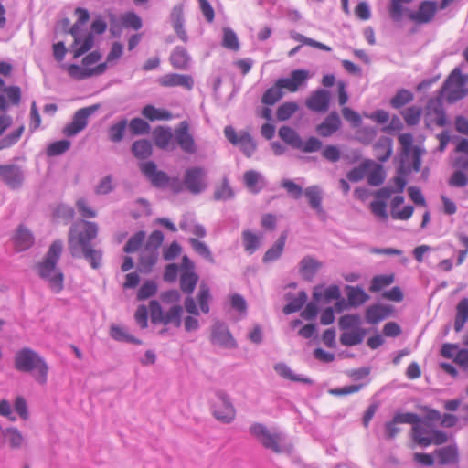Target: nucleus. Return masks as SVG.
<instances>
[{
	"label": "nucleus",
	"mask_w": 468,
	"mask_h": 468,
	"mask_svg": "<svg viewBox=\"0 0 468 468\" xmlns=\"http://www.w3.org/2000/svg\"><path fill=\"white\" fill-rule=\"evenodd\" d=\"M82 229L73 224L69 231V249L76 259H84L92 269H99L102 261V250L94 249L91 242L98 235V225L95 222L83 220Z\"/></svg>",
	"instance_id": "obj_1"
},
{
	"label": "nucleus",
	"mask_w": 468,
	"mask_h": 468,
	"mask_svg": "<svg viewBox=\"0 0 468 468\" xmlns=\"http://www.w3.org/2000/svg\"><path fill=\"white\" fill-rule=\"evenodd\" d=\"M63 250V241L54 240L45 255L44 261L37 265L40 278L48 282L49 287L55 293L60 292L64 288V274L57 268Z\"/></svg>",
	"instance_id": "obj_2"
},
{
	"label": "nucleus",
	"mask_w": 468,
	"mask_h": 468,
	"mask_svg": "<svg viewBox=\"0 0 468 468\" xmlns=\"http://www.w3.org/2000/svg\"><path fill=\"white\" fill-rule=\"evenodd\" d=\"M14 367L21 373L32 374L34 379L40 385L48 381L49 367L45 358L30 347L17 350L14 356Z\"/></svg>",
	"instance_id": "obj_3"
},
{
	"label": "nucleus",
	"mask_w": 468,
	"mask_h": 468,
	"mask_svg": "<svg viewBox=\"0 0 468 468\" xmlns=\"http://www.w3.org/2000/svg\"><path fill=\"white\" fill-rule=\"evenodd\" d=\"M149 308L151 322L154 324H173L176 328L181 326L183 314V307L181 305L175 304L167 312L164 313L160 303L156 300H152Z\"/></svg>",
	"instance_id": "obj_4"
},
{
	"label": "nucleus",
	"mask_w": 468,
	"mask_h": 468,
	"mask_svg": "<svg viewBox=\"0 0 468 468\" xmlns=\"http://www.w3.org/2000/svg\"><path fill=\"white\" fill-rule=\"evenodd\" d=\"M215 396L218 401L211 404L213 416L221 423H231L236 417V410L229 396L221 389L217 390Z\"/></svg>",
	"instance_id": "obj_5"
},
{
	"label": "nucleus",
	"mask_w": 468,
	"mask_h": 468,
	"mask_svg": "<svg viewBox=\"0 0 468 468\" xmlns=\"http://www.w3.org/2000/svg\"><path fill=\"white\" fill-rule=\"evenodd\" d=\"M465 82L461 69L455 68L444 81L441 92L448 91L447 101L450 103L456 102L466 96L468 90L463 88Z\"/></svg>",
	"instance_id": "obj_6"
},
{
	"label": "nucleus",
	"mask_w": 468,
	"mask_h": 468,
	"mask_svg": "<svg viewBox=\"0 0 468 468\" xmlns=\"http://www.w3.org/2000/svg\"><path fill=\"white\" fill-rule=\"evenodd\" d=\"M420 421V417L417 413L397 411L390 420L384 423L382 437L386 441H392L401 431L399 424H416Z\"/></svg>",
	"instance_id": "obj_7"
},
{
	"label": "nucleus",
	"mask_w": 468,
	"mask_h": 468,
	"mask_svg": "<svg viewBox=\"0 0 468 468\" xmlns=\"http://www.w3.org/2000/svg\"><path fill=\"white\" fill-rule=\"evenodd\" d=\"M224 135L230 144L239 147L247 157H250L257 149L256 142L246 131H240L237 133L235 129L229 125L224 128Z\"/></svg>",
	"instance_id": "obj_8"
},
{
	"label": "nucleus",
	"mask_w": 468,
	"mask_h": 468,
	"mask_svg": "<svg viewBox=\"0 0 468 468\" xmlns=\"http://www.w3.org/2000/svg\"><path fill=\"white\" fill-rule=\"evenodd\" d=\"M183 184L193 195H199L207 187V171L201 166H193L186 170Z\"/></svg>",
	"instance_id": "obj_9"
},
{
	"label": "nucleus",
	"mask_w": 468,
	"mask_h": 468,
	"mask_svg": "<svg viewBox=\"0 0 468 468\" xmlns=\"http://www.w3.org/2000/svg\"><path fill=\"white\" fill-rule=\"evenodd\" d=\"M99 108V104H93L78 110L74 113L72 121L63 128V133L66 136L71 137L80 133L86 128L89 117L97 112Z\"/></svg>",
	"instance_id": "obj_10"
},
{
	"label": "nucleus",
	"mask_w": 468,
	"mask_h": 468,
	"mask_svg": "<svg viewBox=\"0 0 468 468\" xmlns=\"http://www.w3.org/2000/svg\"><path fill=\"white\" fill-rule=\"evenodd\" d=\"M24 179V172L18 165H0V180L10 189L16 190L21 188Z\"/></svg>",
	"instance_id": "obj_11"
},
{
	"label": "nucleus",
	"mask_w": 468,
	"mask_h": 468,
	"mask_svg": "<svg viewBox=\"0 0 468 468\" xmlns=\"http://www.w3.org/2000/svg\"><path fill=\"white\" fill-rule=\"evenodd\" d=\"M437 10L438 5L436 1L425 0L420 4L418 10H410L407 15L410 20L412 22L422 25L432 21L437 13Z\"/></svg>",
	"instance_id": "obj_12"
},
{
	"label": "nucleus",
	"mask_w": 468,
	"mask_h": 468,
	"mask_svg": "<svg viewBox=\"0 0 468 468\" xmlns=\"http://www.w3.org/2000/svg\"><path fill=\"white\" fill-rule=\"evenodd\" d=\"M175 139L180 149L188 154H194L197 151L193 135L189 133V124L186 121L179 123L175 130Z\"/></svg>",
	"instance_id": "obj_13"
},
{
	"label": "nucleus",
	"mask_w": 468,
	"mask_h": 468,
	"mask_svg": "<svg viewBox=\"0 0 468 468\" xmlns=\"http://www.w3.org/2000/svg\"><path fill=\"white\" fill-rule=\"evenodd\" d=\"M140 168L144 176L155 187H165L170 182L169 176L164 171L157 170V166L154 161L143 163Z\"/></svg>",
	"instance_id": "obj_14"
},
{
	"label": "nucleus",
	"mask_w": 468,
	"mask_h": 468,
	"mask_svg": "<svg viewBox=\"0 0 468 468\" xmlns=\"http://www.w3.org/2000/svg\"><path fill=\"white\" fill-rule=\"evenodd\" d=\"M331 93L325 89H317L306 100V107L315 112H324L329 109Z\"/></svg>",
	"instance_id": "obj_15"
},
{
	"label": "nucleus",
	"mask_w": 468,
	"mask_h": 468,
	"mask_svg": "<svg viewBox=\"0 0 468 468\" xmlns=\"http://www.w3.org/2000/svg\"><path fill=\"white\" fill-rule=\"evenodd\" d=\"M419 431L420 428L418 427L411 428L412 440L416 444L423 448L428 447L431 444L442 445L446 443L449 440L448 434L441 430L433 429L432 434L431 436H430V438H420Z\"/></svg>",
	"instance_id": "obj_16"
},
{
	"label": "nucleus",
	"mask_w": 468,
	"mask_h": 468,
	"mask_svg": "<svg viewBox=\"0 0 468 468\" xmlns=\"http://www.w3.org/2000/svg\"><path fill=\"white\" fill-rule=\"evenodd\" d=\"M211 342L214 345H218L224 347H233L236 346L235 340L232 337L229 330L221 322H217L212 327Z\"/></svg>",
	"instance_id": "obj_17"
},
{
	"label": "nucleus",
	"mask_w": 468,
	"mask_h": 468,
	"mask_svg": "<svg viewBox=\"0 0 468 468\" xmlns=\"http://www.w3.org/2000/svg\"><path fill=\"white\" fill-rule=\"evenodd\" d=\"M158 83L163 87H183L190 90L194 87V80L190 75L178 73L165 74L158 79Z\"/></svg>",
	"instance_id": "obj_18"
},
{
	"label": "nucleus",
	"mask_w": 468,
	"mask_h": 468,
	"mask_svg": "<svg viewBox=\"0 0 468 468\" xmlns=\"http://www.w3.org/2000/svg\"><path fill=\"white\" fill-rule=\"evenodd\" d=\"M394 312L392 305L375 303L367 307L365 313L366 321L370 324H376L389 317Z\"/></svg>",
	"instance_id": "obj_19"
},
{
	"label": "nucleus",
	"mask_w": 468,
	"mask_h": 468,
	"mask_svg": "<svg viewBox=\"0 0 468 468\" xmlns=\"http://www.w3.org/2000/svg\"><path fill=\"white\" fill-rule=\"evenodd\" d=\"M341 125L339 114L333 111L316 126V133L322 137H330L340 129Z\"/></svg>",
	"instance_id": "obj_20"
},
{
	"label": "nucleus",
	"mask_w": 468,
	"mask_h": 468,
	"mask_svg": "<svg viewBox=\"0 0 468 468\" xmlns=\"http://www.w3.org/2000/svg\"><path fill=\"white\" fill-rule=\"evenodd\" d=\"M13 241L17 251H25L33 246L35 238L33 233L21 224L13 237Z\"/></svg>",
	"instance_id": "obj_21"
},
{
	"label": "nucleus",
	"mask_w": 468,
	"mask_h": 468,
	"mask_svg": "<svg viewBox=\"0 0 468 468\" xmlns=\"http://www.w3.org/2000/svg\"><path fill=\"white\" fill-rule=\"evenodd\" d=\"M299 272L304 281L312 282L322 263L311 256L303 257L299 264Z\"/></svg>",
	"instance_id": "obj_22"
},
{
	"label": "nucleus",
	"mask_w": 468,
	"mask_h": 468,
	"mask_svg": "<svg viewBox=\"0 0 468 468\" xmlns=\"http://www.w3.org/2000/svg\"><path fill=\"white\" fill-rule=\"evenodd\" d=\"M345 291L347 296L348 305L357 308L367 303L370 296L360 286L346 285Z\"/></svg>",
	"instance_id": "obj_23"
},
{
	"label": "nucleus",
	"mask_w": 468,
	"mask_h": 468,
	"mask_svg": "<svg viewBox=\"0 0 468 468\" xmlns=\"http://www.w3.org/2000/svg\"><path fill=\"white\" fill-rule=\"evenodd\" d=\"M286 239L287 231H283L274 244L264 253L262 262L269 263L279 260L284 250Z\"/></svg>",
	"instance_id": "obj_24"
},
{
	"label": "nucleus",
	"mask_w": 468,
	"mask_h": 468,
	"mask_svg": "<svg viewBox=\"0 0 468 468\" xmlns=\"http://www.w3.org/2000/svg\"><path fill=\"white\" fill-rule=\"evenodd\" d=\"M434 453L439 459V463L441 465L454 464L458 463L459 452L456 444H450L439 449H436Z\"/></svg>",
	"instance_id": "obj_25"
},
{
	"label": "nucleus",
	"mask_w": 468,
	"mask_h": 468,
	"mask_svg": "<svg viewBox=\"0 0 468 468\" xmlns=\"http://www.w3.org/2000/svg\"><path fill=\"white\" fill-rule=\"evenodd\" d=\"M393 141L389 137L381 136L378 138L377 143L374 144V151L376 153V158L385 163L389 159L392 154Z\"/></svg>",
	"instance_id": "obj_26"
},
{
	"label": "nucleus",
	"mask_w": 468,
	"mask_h": 468,
	"mask_svg": "<svg viewBox=\"0 0 468 468\" xmlns=\"http://www.w3.org/2000/svg\"><path fill=\"white\" fill-rule=\"evenodd\" d=\"M244 184L253 194H258L265 186V180L261 173L248 170L243 175Z\"/></svg>",
	"instance_id": "obj_27"
},
{
	"label": "nucleus",
	"mask_w": 468,
	"mask_h": 468,
	"mask_svg": "<svg viewBox=\"0 0 468 468\" xmlns=\"http://www.w3.org/2000/svg\"><path fill=\"white\" fill-rule=\"evenodd\" d=\"M169 60L175 69H187L190 63V56L184 47L177 46L172 51Z\"/></svg>",
	"instance_id": "obj_28"
},
{
	"label": "nucleus",
	"mask_w": 468,
	"mask_h": 468,
	"mask_svg": "<svg viewBox=\"0 0 468 468\" xmlns=\"http://www.w3.org/2000/svg\"><path fill=\"white\" fill-rule=\"evenodd\" d=\"M274 370L280 377L285 379H289L293 382H301L308 385L314 384V381L311 378L293 373L290 367H288L285 363H277L274 366Z\"/></svg>",
	"instance_id": "obj_29"
},
{
	"label": "nucleus",
	"mask_w": 468,
	"mask_h": 468,
	"mask_svg": "<svg viewBox=\"0 0 468 468\" xmlns=\"http://www.w3.org/2000/svg\"><path fill=\"white\" fill-rule=\"evenodd\" d=\"M341 297L340 289L337 285H330L324 290L323 286H315L313 292V298L315 302H319L322 298L326 303L332 300H338Z\"/></svg>",
	"instance_id": "obj_30"
},
{
	"label": "nucleus",
	"mask_w": 468,
	"mask_h": 468,
	"mask_svg": "<svg viewBox=\"0 0 468 468\" xmlns=\"http://www.w3.org/2000/svg\"><path fill=\"white\" fill-rule=\"evenodd\" d=\"M307 298V293L304 291H300L296 297L291 292L286 293L285 299L288 300L289 303L283 307V313L285 314H291L300 311L306 303Z\"/></svg>",
	"instance_id": "obj_31"
},
{
	"label": "nucleus",
	"mask_w": 468,
	"mask_h": 468,
	"mask_svg": "<svg viewBox=\"0 0 468 468\" xmlns=\"http://www.w3.org/2000/svg\"><path fill=\"white\" fill-rule=\"evenodd\" d=\"M142 114L150 122H154L157 120L168 121L173 117L172 113L168 110L158 109L151 104H148L143 108Z\"/></svg>",
	"instance_id": "obj_32"
},
{
	"label": "nucleus",
	"mask_w": 468,
	"mask_h": 468,
	"mask_svg": "<svg viewBox=\"0 0 468 468\" xmlns=\"http://www.w3.org/2000/svg\"><path fill=\"white\" fill-rule=\"evenodd\" d=\"M3 437L8 442L11 449H19L26 442L24 436L16 427L5 428L3 431Z\"/></svg>",
	"instance_id": "obj_33"
},
{
	"label": "nucleus",
	"mask_w": 468,
	"mask_h": 468,
	"mask_svg": "<svg viewBox=\"0 0 468 468\" xmlns=\"http://www.w3.org/2000/svg\"><path fill=\"white\" fill-rule=\"evenodd\" d=\"M468 321V298L463 297L456 306V316L454 321V330L460 332L464 324Z\"/></svg>",
	"instance_id": "obj_34"
},
{
	"label": "nucleus",
	"mask_w": 468,
	"mask_h": 468,
	"mask_svg": "<svg viewBox=\"0 0 468 468\" xmlns=\"http://www.w3.org/2000/svg\"><path fill=\"white\" fill-rule=\"evenodd\" d=\"M173 139V133L171 132V128L169 127H157L154 132V140L155 145L162 149H168L169 144Z\"/></svg>",
	"instance_id": "obj_35"
},
{
	"label": "nucleus",
	"mask_w": 468,
	"mask_h": 468,
	"mask_svg": "<svg viewBox=\"0 0 468 468\" xmlns=\"http://www.w3.org/2000/svg\"><path fill=\"white\" fill-rule=\"evenodd\" d=\"M304 195L308 198L310 207L318 213L323 211L322 207V190L318 186H312L304 190Z\"/></svg>",
	"instance_id": "obj_36"
},
{
	"label": "nucleus",
	"mask_w": 468,
	"mask_h": 468,
	"mask_svg": "<svg viewBox=\"0 0 468 468\" xmlns=\"http://www.w3.org/2000/svg\"><path fill=\"white\" fill-rule=\"evenodd\" d=\"M128 121L125 118L112 124L108 129V138L112 143H120L122 141L127 129Z\"/></svg>",
	"instance_id": "obj_37"
},
{
	"label": "nucleus",
	"mask_w": 468,
	"mask_h": 468,
	"mask_svg": "<svg viewBox=\"0 0 468 468\" xmlns=\"http://www.w3.org/2000/svg\"><path fill=\"white\" fill-rule=\"evenodd\" d=\"M367 334L366 329L352 330L350 332H344L340 335V343L346 346H353L359 345Z\"/></svg>",
	"instance_id": "obj_38"
},
{
	"label": "nucleus",
	"mask_w": 468,
	"mask_h": 468,
	"mask_svg": "<svg viewBox=\"0 0 468 468\" xmlns=\"http://www.w3.org/2000/svg\"><path fill=\"white\" fill-rule=\"evenodd\" d=\"M279 136L283 142L294 149L301 147V136L290 126H282L279 130Z\"/></svg>",
	"instance_id": "obj_39"
},
{
	"label": "nucleus",
	"mask_w": 468,
	"mask_h": 468,
	"mask_svg": "<svg viewBox=\"0 0 468 468\" xmlns=\"http://www.w3.org/2000/svg\"><path fill=\"white\" fill-rule=\"evenodd\" d=\"M198 275L196 272L182 271L180 276V289L184 293L191 294L197 282Z\"/></svg>",
	"instance_id": "obj_40"
},
{
	"label": "nucleus",
	"mask_w": 468,
	"mask_h": 468,
	"mask_svg": "<svg viewBox=\"0 0 468 468\" xmlns=\"http://www.w3.org/2000/svg\"><path fill=\"white\" fill-rule=\"evenodd\" d=\"M131 150L136 158L146 159L152 154L153 147L148 140L141 139L133 142Z\"/></svg>",
	"instance_id": "obj_41"
},
{
	"label": "nucleus",
	"mask_w": 468,
	"mask_h": 468,
	"mask_svg": "<svg viewBox=\"0 0 468 468\" xmlns=\"http://www.w3.org/2000/svg\"><path fill=\"white\" fill-rule=\"evenodd\" d=\"M414 100L413 93L407 89H399L390 100V106L394 109H400Z\"/></svg>",
	"instance_id": "obj_42"
},
{
	"label": "nucleus",
	"mask_w": 468,
	"mask_h": 468,
	"mask_svg": "<svg viewBox=\"0 0 468 468\" xmlns=\"http://www.w3.org/2000/svg\"><path fill=\"white\" fill-rule=\"evenodd\" d=\"M110 335L112 339L119 342L131 343L135 345H141L142 341L133 335L128 334L124 328L118 325H112L110 329Z\"/></svg>",
	"instance_id": "obj_43"
},
{
	"label": "nucleus",
	"mask_w": 468,
	"mask_h": 468,
	"mask_svg": "<svg viewBox=\"0 0 468 468\" xmlns=\"http://www.w3.org/2000/svg\"><path fill=\"white\" fill-rule=\"evenodd\" d=\"M141 255L138 263V271L142 273H149L152 271L153 267L156 264L158 260L157 251H150Z\"/></svg>",
	"instance_id": "obj_44"
},
{
	"label": "nucleus",
	"mask_w": 468,
	"mask_h": 468,
	"mask_svg": "<svg viewBox=\"0 0 468 468\" xmlns=\"http://www.w3.org/2000/svg\"><path fill=\"white\" fill-rule=\"evenodd\" d=\"M235 193L229 186V179L224 177L220 186L216 187L213 199L216 201H226L230 200L234 197Z\"/></svg>",
	"instance_id": "obj_45"
},
{
	"label": "nucleus",
	"mask_w": 468,
	"mask_h": 468,
	"mask_svg": "<svg viewBox=\"0 0 468 468\" xmlns=\"http://www.w3.org/2000/svg\"><path fill=\"white\" fill-rule=\"evenodd\" d=\"M242 243L245 251L251 255L260 247V238L252 231L246 229L242 231Z\"/></svg>",
	"instance_id": "obj_46"
},
{
	"label": "nucleus",
	"mask_w": 468,
	"mask_h": 468,
	"mask_svg": "<svg viewBox=\"0 0 468 468\" xmlns=\"http://www.w3.org/2000/svg\"><path fill=\"white\" fill-rule=\"evenodd\" d=\"M395 275L394 274H381L376 275L372 278L369 291L372 292H377L381 291L383 288L389 286L394 282Z\"/></svg>",
	"instance_id": "obj_47"
},
{
	"label": "nucleus",
	"mask_w": 468,
	"mask_h": 468,
	"mask_svg": "<svg viewBox=\"0 0 468 468\" xmlns=\"http://www.w3.org/2000/svg\"><path fill=\"white\" fill-rule=\"evenodd\" d=\"M281 435L279 433H271L270 431L260 441L261 445L275 453H281L282 448L280 445Z\"/></svg>",
	"instance_id": "obj_48"
},
{
	"label": "nucleus",
	"mask_w": 468,
	"mask_h": 468,
	"mask_svg": "<svg viewBox=\"0 0 468 468\" xmlns=\"http://www.w3.org/2000/svg\"><path fill=\"white\" fill-rule=\"evenodd\" d=\"M283 96V91L279 87L278 83L275 82L273 86L267 89L261 98V102L265 105H274Z\"/></svg>",
	"instance_id": "obj_49"
},
{
	"label": "nucleus",
	"mask_w": 468,
	"mask_h": 468,
	"mask_svg": "<svg viewBox=\"0 0 468 468\" xmlns=\"http://www.w3.org/2000/svg\"><path fill=\"white\" fill-rule=\"evenodd\" d=\"M361 317L359 314H345L342 317H340L338 324L340 329L342 330H357V329H363L360 327L361 325Z\"/></svg>",
	"instance_id": "obj_50"
},
{
	"label": "nucleus",
	"mask_w": 468,
	"mask_h": 468,
	"mask_svg": "<svg viewBox=\"0 0 468 468\" xmlns=\"http://www.w3.org/2000/svg\"><path fill=\"white\" fill-rule=\"evenodd\" d=\"M299 109V106L294 101H286L281 104L276 111V117L278 121L284 122L289 120Z\"/></svg>",
	"instance_id": "obj_51"
},
{
	"label": "nucleus",
	"mask_w": 468,
	"mask_h": 468,
	"mask_svg": "<svg viewBox=\"0 0 468 468\" xmlns=\"http://www.w3.org/2000/svg\"><path fill=\"white\" fill-rule=\"evenodd\" d=\"M188 242L196 253H197L209 262H214L212 252L209 247L204 241H200L195 238H190L188 239Z\"/></svg>",
	"instance_id": "obj_52"
},
{
	"label": "nucleus",
	"mask_w": 468,
	"mask_h": 468,
	"mask_svg": "<svg viewBox=\"0 0 468 468\" xmlns=\"http://www.w3.org/2000/svg\"><path fill=\"white\" fill-rule=\"evenodd\" d=\"M422 114V109L419 106H410L401 112L405 122L409 126H415L419 124Z\"/></svg>",
	"instance_id": "obj_53"
},
{
	"label": "nucleus",
	"mask_w": 468,
	"mask_h": 468,
	"mask_svg": "<svg viewBox=\"0 0 468 468\" xmlns=\"http://www.w3.org/2000/svg\"><path fill=\"white\" fill-rule=\"evenodd\" d=\"M129 130L133 135H144L150 133L151 127L144 119L135 117L130 121Z\"/></svg>",
	"instance_id": "obj_54"
},
{
	"label": "nucleus",
	"mask_w": 468,
	"mask_h": 468,
	"mask_svg": "<svg viewBox=\"0 0 468 468\" xmlns=\"http://www.w3.org/2000/svg\"><path fill=\"white\" fill-rule=\"evenodd\" d=\"M222 46L234 51L239 49V42L237 34L230 27L223 28Z\"/></svg>",
	"instance_id": "obj_55"
},
{
	"label": "nucleus",
	"mask_w": 468,
	"mask_h": 468,
	"mask_svg": "<svg viewBox=\"0 0 468 468\" xmlns=\"http://www.w3.org/2000/svg\"><path fill=\"white\" fill-rule=\"evenodd\" d=\"M145 239L144 231H138L133 234L126 242L123 247V251L125 253H133L137 251L143 245V242Z\"/></svg>",
	"instance_id": "obj_56"
},
{
	"label": "nucleus",
	"mask_w": 468,
	"mask_h": 468,
	"mask_svg": "<svg viewBox=\"0 0 468 468\" xmlns=\"http://www.w3.org/2000/svg\"><path fill=\"white\" fill-rule=\"evenodd\" d=\"M413 0H391L389 15L393 21L399 22L402 19L404 12L408 13L410 9L404 8L402 3L409 4Z\"/></svg>",
	"instance_id": "obj_57"
},
{
	"label": "nucleus",
	"mask_w": 468,
	"mask_h": 468,
	"mask_svg": "<svg viewBox=\"0 0 468 468\" xmlns=\"http://www.w3.org/2000/svg\"><path fill=\"white\" fill-rule=\"evenodd\" d=\"M370 164H371V162L369 160H366L363 163H361L358 166L353 167L346 174L347 179L351 182L361 181L365 177V176L370 166Z\"/></svg>",
	"instance_id": "obj_58"
},
{
	"label": "nucleus",
	"mask_w": 468,
	"mask_h": 468,
	"mask_svg": "<svg viewBox=\"0 0 468 468\" xmlns=\"http://www.w3.org/2000/svg\"><path fill=\"white\" fill-rule=\"evenodd\" d=\"M121 16L122 19V24L124 27V28L139 30L143 27L142 19L136 13L130 11Z\"/></svg>",
	"instance_id": "obj_59"
},
{
	"label": "nucleus",
	"mask_w": 468,
	"mask_h": 468,
	"mask_svg": "<svg viewBox=\"0 0 468 468\" xmlns=\"http://www.w3.org/2000/svg\"><path fill=\"white\" fill-rule=\"evenodd\" d=\"M71 143L69 140L63 139L51 143L47 148V154L48 156H58L66 153L70 148Z\"/></svg>",
	"instance_id": "obj_60"
},
{
	"label": "nucleus",
	"mask_w": 468,
	"mask_h": 468,
	"mask_svg": "<svg viewBox=\"0 0 468 468\" xmlns=\"http://www.w3.org/2000/svg\"><path fill=\"white\" fill-rule=\"evenodd\" d=\"M210 298H211V294H210L209 287L205 283H201L200 287H199V292L197 294V301H198V303L200 306V310L204 314H207L209 312L210 308H209L208 302H209Z\"/></svg>",
	"instance_id": "obj_61"
},
{
	"label": "nucleus",
	"mask_w": 468,
	"mask_h": 468,
	"mask_svg": "<svg viewBox=\"0 0 468 468\" xmlns=\"http://www.w3.org/2000/svg\"><path fill=\"white\" fill-rule=\"evenodd\" d=\"M157 292V284L154 281H146L137 292L139 301L146 300L154 296Z\"/></svg>",
	"instance_id": "obj_62"
},
{
	"label": "nucleus",
	"mask_w": 468,
	"mask_h": 468,
	"mask_svg": "<svg viewBox=\"0 0 468 468\" xmlns=\"http://www.w3.org/2000/svg\"><path fill=\"white\" fill-rule=\"evenodd\" d=\"M23 132H24V126L21 125L16 130H15L11 133H8L4 138H2L0 140V150L11 147L12 145L16 144L18 142V140L20 139Z\"/></svg>",
	"instance_id": "obj_63"
},
{
	"label": "nucleus",
	"mask_w": 468,
	"mask_h": 468,
	"mask_svg": "<svg viewBox=\"0 0 468 468\" xmlns=\"http://www.w3.org/2000/svg\"><path fill=\"white\" fill-rule=\"evenodd\" d=\"M322 146L323 143L320 139L311 136L305 142L301 140V147H298L297 149L303 153H314L321 150Z\"/></svg>",
	"instance_id": "obj_64"
}]
</instances>
